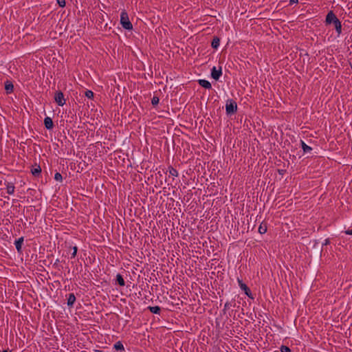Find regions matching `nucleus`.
I'll return each mask as SVG.
<instances>
[{
	"label": "nucleus",
	"instance_id": "obj_1",
	"mask_svg": "<svg viewBox=\"0 0 352 352\" xmlns=\"http://www.w3.org/2000/svg\"><path fill=\"white\" fill-rule=\"evenodd\" d=\"M324 23L326 25H333L335 28L337 36H340L342 34V23L335 13L330 10L325 17Z\"/></svg>",
	"mask_w": 352,
	"mask_h": 352
},
{
	"label": "nucleus",
	"instance_id": "obj_2",
	"mask_svg": "<svg viewBox=\"0 0 352 352\" xmlns=\"http://www.w3.org/2000/svg\"><path fill=\"white\" fill-rule=\"evenodd\" d=\"M120 24L126 30H131L133 25L131 23L127 12L124 10L120 13Z\"/></svg>",
	"mask_w": 352,
	"mask_h": 352
},
{
	"label": "nucleus",
	"instance_id": "obj_3",
	"mask_svg": "<svg viewBox=\"0 0 352 352\" xmlns=\"http://www.w3.org/2000/svg\"><path fill=\"white\" fill-rule=\"evenodd\" d=\"M237 110V104L232 100H228L226 104V111L228 115H232Z\"/></svg>",
	"mask_w": 352,
	"mask_h": 352
},
{
	"label": "nucleus",
	"instance_id": "obj_4",
	"mask_svg": "<svg viewBox=\"0 0 352 352\" xmlns=\"http://www.w3.org/2000/svg\"><path fill=\"white\" fill-rule=\"evenodd\" d=\"M55 102L59 105L63 107L65 104V99L63 92L57 91L54 96Z\"/></svg>",
	"mask_w": 352,
	"mask_h": 352
},
{
	"label": "nucleus",
	"instance_id": "obj_5",
	"mask_svg": "<svg viewBox=\"0 0 352 352\" xmlns=\"http://www.w3.org/2000/svg\"><path fill=\"white\" fill-rule=\"evenodd\" d=\"M222 75L221 67L217 69L216 67H213L211 69V76L213 79L218 80Z\"/></svg>",
	"mask_w": 352,
	"mask_h": 352
},
{
	"label": "nucleus",
	"instance_id": "obj_6",
	"mask_svg": "<svg viewBox=\"0 0 352 352\" xmlns=\"http://www.w3.org/2000/svg\"><path fill=\"white\" fill-rule=\"evenodd\" d=\"M237 282L241 289L243 290L248 297H250L252 293L249 287L245 283H243L242 280L239 278H237Z\"/></svg>",
	"mask_w": 352,
	"mask_h": 352
},
{
	"label": "nucleus",
	"instance_id": "obj_7",
	"mask_svg": "<svg viewBox=\"0 0 352 352\" xmlns=\"http://www.w3.org/2000/svg\"><path fill=\"white\" fill-rule=\"evenodd\" d=\"M67 300V306L69 307H72L76 302V298L73 293H70L68 294Z\"/></svg>",
	"mask_w": 352,
	"mask_h": 352
},
{
	"label": "nucleus",
	"instance_id": "obj_8",
	"mask_svg": "<svg viewBox=\"0 0 352 352\" xmlns=\"http://www.w3.org/2000/svg\"><path fill=\"white\" fill-rule=\"evenodd\" d=\"M44 124L47 129L50 130L53 128L54 124L51 118L45 117L44 119Z\"/></svg>",
	"mask_w": 352,
	"mask_h": 352
},
{
	"label": "nucleus",
	"instance_id": "obj_9",
	"mask_svg": "<svg viewBox=\"0 0 352 352\" xmlns=\"http://www.w3.org/2000/svg\"><path fill=\"white\" fill-rule=\"evenodd\" d=\"M24 239L23 236L19 238L14 241V245L18 252H21V248L23 243Z\"/></svg>",
	"mask_w": 352,
	"mask_h": 352
},
{
	"label": "nucleus",
	"instance_id": "obj_10",
	"mask_svg": "<svg viewBox=\"0 0 352 352\" xmlns=\"http://www.w3.org/2000/svg\"><path fill=\"white\" fill-rule=\"evenodd\" d=\"M198 82L200 86H201L202 87L205 88V89H210L212 88V85H211L210 82L207 80L200 79L198 80Z\"/></svg>",
	"mask_w": 352,
	"mask_h": 352
},
{
	"label": "nucleus",
	"instance_id": "obj_11",
	"mask_svg": "<svg viewBox=\"0 0 352 352\" xmlns=\"http://www.w3.org/2000/svg\"><path fill=\"white\" fill-rule=\"evenodd\" d=\"M6 186L7 193L9 195H13L15 189L14 185L11 182H7Z\"/></svg>",
	"mask_w": 352,
	"mask_h": 352
},
{
	"label": "nucleus",
	"instance_id": "obj_12",
	"mask_svg": "<svg viewBox=\"0 0 352 352\" xmlns=\"http://www.w3.org/2000/svg\"><path fill=\"white\" fill-rule=\"evenodd\" d=\"M5 89L8 94H10L14 90V85L12 82L7 80L5 82Z\"/></svg>",
	"mask_w": 352,
	"mask_h": 352
},
{
	"label": "nucleus",
	"instance_id": "obj_13",
	"mask_svg": "<svg viewBox=\"0 0 352 352\" xmlns=\"http://www.w3.org/2000/svg\"><path fill=\"white\" fill-rule=\"evenodd\" d=\"M300 144L304 153H310L312 151L311 147L307 145L304 141L301 140Z\"/></svg>",
	"mask_w": 352,
	"mask_h": 352
},
{
	"label": "nucleus",
	"instance_id": "obj_14",
	"mask_svg": "<svg viewBox=\"0 0 352 352\" xmlns=\"http://www.w3.org/2000/svg\"><path fill=\"white\" fill-rule=\"evenodd\" d=\"M148 309L153 314H160V307L159 306H154V307L149 306L148 307Z\"/></svg>",
	"mask_w": 352,
	"mask_h": 352
},
{
	"label": "nucleus",
	"instance_id": "obj_15",
	"mask_svg": "<svg viewBox=\"0 0 352 352\" xmlns=\"http://www.w3.org/2000/svg\"><path fill=\"white\" fill-rule=\"evenodd\" d=\"M220 45V40L217 37H214L211 43V45L213 48L217 49L219 47Z\"/></svg>",
	"mask_w": 352,
	"mask_h": 352
},
{
	"label": "nucleus",
	"instance_id": "obj_16",
	"mask_svg": "<svg viewBox=\"0 0 352 352\" xmlns=\"http://www.w3.org/2000/svg\"><path fill=\"white\" fill-rule=\"evenodd\" d=\"M116 280L120 286H124L125 285L124 280L122 278V275L120 274H118L116 275Z\"/></svg>",
	"mask_w": 352,
	"mask_h": 352
},
{
	"label": "nucleus",
	"instance_id": "obj_17",
	"mask_svg": "<svg viewBox=\"0 0 352 352\" xmlns=\"http://www.w3.org/2000/svg\"><path fill=\"white\" fill-rule=\"evenodd\" d=\"M267 230L266 224L261 223L258 227V232L261 234H265Z\"/></svg>",
	"mask_w": 352,
	"mask_h": 352
},
{
	"label": "nucleus",
	"instance_id": "obj_18",
	"mask_svg": "<svg viewBox=\"0 0 352 352\" xmlns=\"http://www.w3.org/2000/svg\"><path fill=\"white\" fill-rule=\"evenodd\" d=\"M31 172L33 175L36 176L41 172V168L40 166H37L31 170Z\"/></svg>",
	"mask_w": 352,
	"mask_h": 352
},
{
	"label": "nucleus",
	"instance_id": "obj_19",
	"mask_svg": "<svg viewBox=\"0 0 352 352\" xmlns=\"http://www.w3.org/2000/svg\"><path fill=\"white\" fill-rule=\"evenodd\" d=\"M114 349H116V350H124V349L122 343L120 341L117 342L114 344Z\"/></svg>",
	"mask_w": 352,
	"mask_h": 352
},
{
	"label": "nucleus",
	"instance_id": "obj_20",
	"mask_svg": "<svg viewBox=\"0 0 352 352\" xmlns=\"http://www.w3.org/2000/svg\"><path fill=\"white\" fill-rule=\"evenodd\" d=\"M169 174L170 175L173 177H177L178 176V172L177 170L174 168H169Z\"/></svg>",
	"mask_w": 352,
	"mask_h": 352
},
{
	"label": "nucleus",
	"instance_id": "obj_21",
	"mask_svg": "<svg viewBox=\"0 0 352 352\" xmlns=\"http://www.w3.org/2000/svg\"><path fill=\"white\" fill-rule=\"evenodd\" d=\"M85 96L89 99H92L94 98V92L91 90H86Z\"/></svg>",
	"mask_w": 352,
	"mask_h": 352
},
{
	"label": "nucleus",
	"instance_id": "obj_22",
	"mask_svg": "<svg viewBox=\"0 0 352 352\" xmlns=\"http://www.w3.org/2000/svg\"><path fill=\"white\" fill-rule=\"evenodd\" d=\"M160 102V99L157 96H153L152 100H151V104L153 105V106H155L157 104H158Z\"/></svg>",
	"mask_w": 352,
	"mask_h": 352
},
{
	"label": "nucleus",
	"instance_id": "obj_23",
	"mask_svg": "<svg viewBox=\"0 0 352 352\" xmlns=\"http://www.w3.org/2000/svg\"><path fill=\"white\" fill-rule=\"evenodd\" d=\"M280 352H292L291 349L288 346H285V345H282L280 346Z\"/></svg>",
	"mask_w": 352,
	"mask_h": 352
},
{
	"label": "nucleus",
	"instance_id": "obj_24",
	"mask_svg": "<svg viewBox=\"0 0 352 352\" xmlns=\"http://www.w3.org/2000/svg\"><path fill=\"white\" fill-rule=\"evenodd\" d=\"M54 179L56 180V181H62V175L60 173H56L54 175Z\"/></svg>",
	"mask_w": 352,
	"mask_h": 352
},
{
	"label": "nucleus",
	"instance_id": "obj_25",
	"mask_svg": "<svg viewBox=\"0 0 352 352\" xmlns=\"http://www.w3.org/2000/svg\"><path fill=\"white\" fill-rule=\"evenodd\" d=\"M78 248L76 246L73 247V252L72 254V258H75L77 254Z\"/></svg>",
	"mask_w": 352,
	"mask_h": 352
},
{
	"label": "nucleus",
	"instance_id": "obj_26",
	"mask_svg": "<svg viewBox=\"0 0 352 352\" xmlns=\"http://www.w3.org/2000/svg\"><path fill=\"white\" fill-rule=\"evenodd\" d=\"M57 3L60 7L63 8L65 6V0H57Z\"/></svg>",
	"mask_w": 352,
	"mask_h": 352
},
{
	"label": "nucleus",
	"instance_id": "obj_27",
	"mask_svg": "<svg viewBox=\"0 0 352 352\" xmlns=\"http://www.w3.org/2000/svg\"><path fill=\"white\" fill-rule=\"evenodd\" d=\"M329 243H330V240H329V239H326L324 241V242H323L322 245H329Z\"/></svg>",
	"mask_w": 352,
	"mask_h": 352
},
{
	"label": "nucleus",
	"instance_id": "obj_28",
	"mask_svg": "<svg viewBox=\"0 0 352 352\" xmlns=\"http://www.w3.org/2000/svg\"><path fill=\"white\" fill-rule=\"evenodd\" d=\"M298 3V0H289L290 5H293L294 3Z\"/></svg>",
	"mask_w": 352,
	"mask_h": 352
},
{
	"label": "nucleus",
	"instance_id": "obj_29",
	"mask_svg": "<svg viewBox=\"0 0 352 352\" xmlns=\"http://www.w3.org/2000/svg\"><path fill=\"white\" fill-rule=\"evenodd\" d=\"M345 233L349 235H352V229L346 230Z\"/></svg>",
	"mask_w": 352,
	"mask_h": 352
},
{
	"label": "nucleus",
	"instance_id": "obj_30",
	"mask_svg": "<svg viewBox=\"0 0 352 352\" xmlns=\"http://www.w3.org/2000/svg\"><path fill=\"white\" fill-rule=\"evenodd\" d=\"M1 352H11V351H9V350H3V351H1Z\"/></svg>",
	"mask_w": 352,
	"mask_h": 352
}]
</instances>
